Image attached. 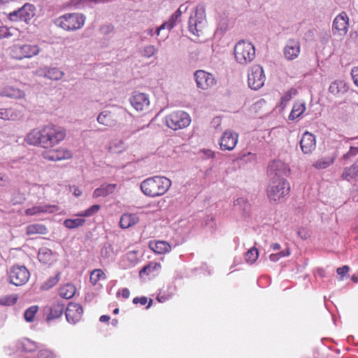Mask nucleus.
I'll use <instances>...</instances> for the list:
<instances>
[{
	"instance_id": "dca6fc26",
	"label": "nucleus",
	"mask_w": 358,
	"mask_h": 358,
	"mask_svg": "<svg viewBox=\"0 0 358 358\" xmlns=\"http://www.w3.org/2000/svg\"><path fill=\"white\" fill-rule=\"evenodd\" d=\"M73 155L71 150L65 148H59L56 150L45 151L43 153V157L50 161H61L69 159Z\"/></svg>"
},
{
	"instance_id": "c03bdc74",
	"label": "nucleus",
	"mask_w": 358,
	"mask_h": 358,
	"mask_svg": "<svg viewBox=\"0 0 358 358\" xmlns=\"http://www.w3.org/2000/svg\"><path fill=\"white\" fill-rule=\"evenodd\" d=\"M157 48L153 45H148L143 47L140 53L141 55L145 58H150L157 52Z\"/></svg>"
},
{
	"instance_id": "a18cd8bd",
	"label": "nucleus",
	"mask_w": 358,
	"mask_h": 358,
	"mask_svg": "<svg viewBox=\"0 0 358 358\" xmlns=\"http://www.w3.org/2000/svg\"><path fill=\"white\" fill-rule=\"evenodd\" d=\"M259 257V252L256 248H252L245 255V261L249 264H252L256 262Z\"/></svg>"
},
{
	"instance_id": "c756f323",
	"label": "nucleus",
	"mask_w": 358,
	"mask_h": 358,
	"mask_svg": "<svg viewBox=\"0 0 358 358\" xmlns=\"http://www.w3.org/2000/svg\"><path fill=\"white\" fill-rule=\"evenodd\" d=\"M348 90L346 83L342 80H335L333 82L329 87V91L331 94L338 97L341 96Z\"/></svg>"
},
{
	"instance_id": "20e7f679",
	"label": "nucleus",
	"mask_w": 358,
	"mask_h": 358,
	"mask_svg": "<svg viewBox=\"0 0 358 358\" xmlns=\"http://www.w3.org/2000/svg\"><path fill=\"white\" fill-rule=\"evenodd\" d=\"M41 48L37 44L17 43L12 45L9 49V55L11 58L21 61L24 59H31L40 54Z\"/></svg>"
},
{
	"instance_id": "9b49d317",
	"label": "nucleus",
	"mask_w": 358,
	"mask_h": 358,
	"mask_svg": "<svg viewBox=\"0 0 358 358\" xmlns=\"http://www.w3.org/2000/svg\"><path fill=\"white\" fill-rule=\"evenodd\" d=\"M36 14L34 5L27 3L22 8L8 14V18L13 22L22 21L29 23Z\"/></svg>"
},
{
	"instance_id": "de8ad7c7",
	"label": "nucleus",
	"mask_w": 358,
	"mask_h": 358,
	"mask_svg": "<svg viewBox=\"0 0 358 358\" xmlns=\"http://www.w3.org/2000/svg\"><path fill=\"white\" fill-rule=\"evenodd\" d=\"M100 208L101 207L99 205H93L90 206L89 208L86 209L85 210L80 212L76 215L78 217H91L93 215L96 214L100 210Z\"/></svg>"
},
{
	"instance_id": "a19ab883",
	"label": "nucleus",
	"mask_w": 358,
	"mask_h": 358,
	"mask_svg": "<svg viewBox=\"0 0 358 358\" xmlns=\"http://www.w3.org/2000/svg\"><path fill=\"white\" fill-rule=\"evenodd\" d=\"M64 305L60 302H55L50 308L49 315L51 318H57L62 315Z\"/></svg>"
},
{
	"instance_id": "6e6552de",
	"label": "nucleus",
	"mask_w": 358,
	"mask_h": 358,
	"mask_svg": "<svg viewBox=\"0 0 358 358\" xmlns=\"http://www.w3.org/2000/svg\"><path fill=\"white\" fill-rule=\"evenodd\" d=\"M206 24L205 10L203 6H197L192 12L189 19V30L195 35L199 36Z\"/></svg>"
},
{
	"instance_id": "6ab92c4d",
	"label": "nucleus",
	"mask_w": 358,
	"mask_h": 358,
	"mask_svg": "<svg viewBox=\"0 0 358 358\" xmlns=\"http://www.w3.org/2000/svg\"><path fill=\"white\" fill-rule=\"evenodd\" d=\"M300 147L304 154H310L316 147L315 136L308 131L304 132L300 141Z\"/></svg>"
},
{
	"instance_id": "a878e982",
	"label": "nucleus",
	"mask_w": 358,
	"mask_h": 358,
	"mask_svg": "<svg viewBox=\"0 0 358 358\" xmlns=\"http://www.w3.org/2000/svg\"><path fill=\"white\" fill-rule=\"evenodd\" d=\"M149 248L155 253L164 255L171 252L172 247L166 241H152L149 243Z\"/></svg>"
},
{
	"instance_id": "37998d69",
	"label": "nucleus",
	"mask_w": 358,
	"mask_h": 358,
	"mask_svg": "<svg viewBox=\"0 0 358 358\" xmlns=\"http://www.w3.org/2000/svg\"><path fill=\"white\" fill-rule=\"evenodd\" d=\"M105 279L106 275L101 269H94L90 273V280L94 285H95L99 280Z\"/></svg>"
},
{
	"instance_id": "9d476101",
	"label": "nucleus",
	"mask_w": 358,
	"mask_h": 358,
	"mask_svg": "<svg viewBox=\"0 0 358 358\" xmlns=\"http://www.w3.org/2000/svg\"><path fill=\"white\" fill-rule=\"evenodd\" d=\"M265 75L263 68L258 64L253 65L248 71V83L250 88L254 90L260 89L264 84Z\"/></svg>"
},
{
	"instance_id": "f257e3e1",
	"label": "nucleus",
	"mask_w": 358,
	"mask_h": 358,
	"mask_svg": "<svg viewBox=\"0 0 358 358\" xmlns=\"http://www.w3.org/2000/svg\"><path fill=\"white\" fill-rule=\"evenodd\" d=\"M171 180L166 177L156 176L150 177L141 183L142 192L150 197L164 195L171 187Z\"/></svg>"
},
{
	"instance_id": "7ed1b4c3",
	"label": "nucleus",
	"mask_w": 358,
	"mask_h": 358,
	"mask_svg": "<svg viewBox=\"0 0 358 358\" xmlns=\"http://www.w3.org/2000/svg\"><path fill=\"white\" fill-rule=\"evenodd\" d=\"M234 52L236 61L241 65L251 62L256 55L255 45L246 40L237 42L234 45Z\"/></svg>"
},
{
	"instance_id": "393cba45",
	"label": "nucleus",
	"mask_w": 358,
	"mask_h": 358,
	"mask_svg": "<svg viewBox=\"0 0 358 358\" xmlns=\"http://www.w3.org/2000/svg\"><path fill=\"white\" fill-rule=\"evenodd\" d=\"M0 96L11 99H20L25 97V93L19 88L7 85L0 90Z\"/></svg>"
},
{
	"instance_id": "bb28decb",
	"label": "nucleus",
	"mask_w": 358,
	"mask_h": 358,
	"mask_svg": "<svg viewBox=\"0 0 358 358\" xmlns=\"http://www.w3.org/2000/svg\"><path fill=\"white\" fill-rule=\"evenodd\" d=\"M341 178L349 182L358 181V159L343 169Z\"/></svg>"
},
{
	"instance_id": "3c124183",
	"label": "nucleus",
	"mask_w": 358,
	"mask_h": 358,
	"mask_svg": "<svg viewBox=\"0 0 358 358\" xmlns=\"http://www.w3.org/2000/svg\"><path fill=\"white\" fill-rule=\"evenodd\" d=\"M234 206L236 208H238L240 210L246 211L248 208L249 204L244 198L240 197L234 201Z\"/></svg>"
},
{
	"instance_id": "b1692460",
	"label": "nucleus",
	"mask_w": 358,
	"mask_h": 358,
	"mask_svg": "<svg viewBox=\"0 0 358 358\" xmlns=\"http://www.w3.org/2000/svg\"><path fill=\"white\" fill-rule=\"evenodd\" d=\"M162 265L159 262H150L148 265L143 266L139 272L141 278L145 276L155 277L161 271Z\"/></svg>"
},
{
	"instance_id": "4be33fe9",
	"label": "nucleus",
	"mask_w": 358,
	"mask_h": 358,
	"mask_svg": "<svg viewBox=\"0 0 358 358\" xmlns=\"http://www.w3.org/2000/svg\"><path fill=\"white\" fill-rule=\"evenodd\" d=\"M300 52V44L297 41L289 40L284 48V55L286 59L293 60Z\"/></svg>"
},
{
	"instance_id": "13d9d810",
	"label": "nucleus",
	"mask_w": 358,
	"mask_h": 358,
	"mask_svg": "<svg viewBox=\"0 0 358 358\" xmlns=\"http://www.w3.org/2000/svg\"><path fill=\"white\" fill-rule=\"evenodd\" d=\"M113 248L112 246L109 244L105 245L101 250V256L103 257L108 258L110 257V253L112 252Z\"/></svg>"
},
{
	"instance_id": "1a4fd4ad",
	"label": "nucleus",
	"mask_w": 358,
	"mask_h": 358,
	"mask_svg": "<svg viewBox=\"0 0 358 358\" xmlns=\"http://www.w3.org/2000/svg\"><path fill=\"white\" fill-rule=\"evenodd\" d=\"M8 281L15 286L25 285L30 278L29 270L21 265H14L7 272Z\"/></svg>"
},
{
	"instance_id": "aec40b11",
	"label": "nucleus",
	"mask_w": 358,
	"mask_h": 358,
	"mask_svg": "<svg viewBox=\"0 0 358 358\" xmlns=\"http://www.w3.org/2000/svg\"><path fill=\"white\" fill-rule=\"evenodd\" d=\"M59 210L57 206L49 204H39L27 208L24 211L26 215L33 216L41 213H53Z\"/></svg>"
},
{
	"instance_id": "4c0bfd02",
	"label": "nucleus",
	"mask_w": 358,
	"mask_h": 358,
	"mask_svg": "<svg viewBox=\"0 0 358 358\" xmlns=\"http://www.w3.org/2000/svg\"><path fill=\"white\" fill-rule=\"evenodd\" d=\"M176 287L174 286H168L166 289H162L157 296V299L160 303H164L171 299L174 295Z\"/></svg>"
},
{
	"instance_id": "c85d7f7f",
	"label": "nucleus",
	"mask_w": 358,
	"mask_h": 358,
	"mask_svg": "<svg viewBox=\"0 0 358 358\" xmlns=\"http://www.w3.org/2000/svg\"><path fill=\"white\" fill-rule=\"evenodd\" d=\"M117 184H103L93 192V198L106 197L114 192Z\"/></svg>"
},
{
	"instance_id": "e2e57ef3",
	"label": "nucleus",
	"mask_w": 358,
	"mask_h": 358,
	"mask_svg": "<svg viewBox=\"0 0 358 358\" xmlns=\"http://www.w3.org/2000/svg\"><path fill=\"white\" fill-rule=\"evenodd\" d=\"M57 280H56L55 278H50L48 280V282H46L45 284L42 285V288L44 289H48L54 286L57 283Z\"/></svg>"
},
{
	"instance_id": "473e14b6",
	"label": "nucleus",
	"mask_w": 358,
	"mask_h": 358,
	"mask_svg": "<svg viewBox=\"0 0 358 358\" xmlns=\"http://www.w3.org/2000/svg\"><path fill=\"white\" fill-rule=\"evenodd\" d=\"M76 289L71 283L65 284L59 287V294L64 299H71L76 294Z\"/></svg>"
},
{
	"instance_id": "72a5a7b5",
	"label": "nucleus",
	"mask_w": 358,
	"mask_h": 358,
	"mask_svg": "<svg viewBox=\"0 0 358 358\" xmlns=\"http://www.w3.org/2000/svg\"><path fill=\"white\" fill-rule=\"evenodd\" d=\"M47 227L42 224H32L26 227V234L29 236L35 234H46Z\"/></svg>"
},
{
	"instance_id": "0e129e2a",
	"label": "nucleus",
	"mask_w": 358,
	"mask_h": 358,
	"mask_svg": "<svg viewBox=\"0 0 358 358\" xmlns=\"http://www.w3.org/2000/svg\"><path fill=\"white\" fill-rule=\"evenodd\" d=\"M6 31H5V34H3V36H1V38H9L13 35H15L14 32H16L17 30L13 28H8L6 27Z\"/></svg>"
},
{
	"instance_id": "8fccbe9b",
	"label": "nucleus",
	"mask_w": 358,
	"mask_h": 358,
	"mask_svg": "<svg viewBox=\"0 0 358 358\" xmlns=\"http://www.w3.org/2000/svg\"><path fill=\"white\" fill-rule=\"evenodd\" d=\"M17 300V296L15 294H10L0 297V305L2 306H13Z\"/></svg>"
},
{
	"instance_id": "69168bd1",
	"label": "nucleus",
	"mask_w": 358,
	"mask_h": 358,
	"mask_svg": "<svg viewBox=\"0 0 358 358\" xmlns=\"http://www.w3.org/2000/svg\"><path fill=\"white\" fill-rule=\"evenodd\" d=\"M183 8H184V10H185L186 7H185L183 5H182L171 17H173L175 20L178 21V18L180 17V15L182 14Z\"/></svg>"
},
{
	"instance_id": "f8f14e48",
	"label": "nucleus",
	"mask_w": 358,
	"mask_h": 358,
	"mask_svg": "<svg viewBox=\"0 0 358 358\" xmlns=\"http://www.w3.org/2000/svg\"><path fill=\"white\" fill-rule=\"evenodd\" d=\"M287 164L280 160H273L268 166L267 173L270 180L284 179L282 177L289 172Z\"/></svg>"
},
{
	"instance_id": "ddd939ff",
	"label": "nucleus",
	"mask_w": 358,
	"mask_h": 358,
	"mask_svg": "<svg viewBox=\"0 0 358 358\" xmlns=\"http://www.w3.org/2000/svg\"><path fill=\"white\" fill-rule=\"evenodd\" d=\"M238 140V134L231 129H227L222 134L219 145L222 150H233Z\"/></svg>"
},
{
	"instance_id": "58836bf2",
	"label": "nucleus",
	"mask_w": 358,
	"mask_h": 358,
	"mask_svg": "<svg viewBox=\"0 0 358 358\" xmlns=\"http://www.w3.org/2000/svg\"><path fill=\"white\" fill-rule=\"evenodd\" d=\"M18 118V113L16 110L8 108H0V119L3 120H15Z\"/></svg>"
},
{
	"instance_id": "423d86ee",
	"label": "nucleus",
	"mask_w": 358,
	"mask_h": 358,
	"mask_svg": "<svg viewBox=\"0 0 358 358\" xmlns=\"http://www.w3.org/2000/svg\"><path fill=\"white\" fill-rule=\"evenodd\" d=\"M289 184L285 179L271 180L267 189L268 196L271 201H280L289 194Z\"/></svg>"
},
{
	"instance_id": "ea45409f",
	"label": "nucleus",
	"mask_w": 358,
	"mask_h": 358,
	"mask_svg": "<svg viewBox=\"0 0 358 358\" xmlns=\"http://www.w3.org/2000/svg\"><path fill=\"white\" fill-rule=\"evenodd\" d=\"M64 73L57 67H48L46 78L52 80H59L64 76Z\"/></svg>"
},
{
	"instance_id": "79ce46f5",
	"label": "nucleus",
	"mask_w": 358,
	"mask_h": 358,
	"mask_svg": "<svg viewBox=\"0 0 358 358\" xmlns=\"http://www.w3.org/2000/svg\"><path fill=\"white\" fill-rule=\"evenodd\" d=\"M85 223L83 218L66 219L64 221V226L67 229H75L83 226Z\"/></svg>"
},
{
	"instance_id": "f704fd0d",
	"label": "nucleus",
	"mask_w": 358,
	"mask_h": 358,
	"mask_svg": "<svg viewBox=\"0 0 358 358\" xmlns=\"http://www.w3.org/2000/svg\"><path fill=\"white\" fill-rule=\"evenodd\" d=\"M97 122L107 127H112L115 124L111 113L108 110H103L97 117Z\"/></svg>"
},
{
	"instance_id": "bf43d9fd",
	"label": "nucleus",
	"mask_w": 358,
	"mask_h": 358,
	"mask_svg": "<svg viewBox=\"0 0 358 358\" xmlns=\"http://www.w3.org/2000/svg\"><path fill=\"white\" fill-rule=\"evenodd\" d=\"M113 29V27L110 24H104L100 27L101 33L105 35L111 33Z\"/></svg>"
},
{
	"instance_id": "e433bc0d",
	"label": "nucleus",
	"mask_w": 358,
	"mask_h": 358,
	"mask_svg": "<svg viewBox=\"0 0 358 358\" xmlns=\"http://www.w3.org/2000/svg\"><path fill=\"white\" fill-rule=\"evenodd\" d=\"M127 149V145L122 140H114L110 142L108 150L110 152L120 154Z\"/></svg>"
},
{
	"instance_id": "f03ea898",
	"label": "nucleus",
	"mask_w": 358,
	"mask_h": 358,
	"mask_svg": "<svg viewBox=\"0 0 358 358\" xmlns=\"http://www.w3.org/2000/svg\"><path fill=\"white\" fill-rule=\"evenodd\" d=\"M85 22L86 16L80 13H65L53 21L55 26L69 32L81 29Z\"/></svg>"
},
{
	"instance_id": "680f3d73",
	"label": "nucleus",
	"mask_w": 358,
	"mask_h": 358,
	"mask_svg": "<svg viewBox=\"0 0 358 358\" xmlns=\"http://www.w3.org/2000/svg\"><path fill=\"white\" fill-rule=\"evenodd\" d=\"M47 71H48V67H42V68H39L37 70H36L34 72V74L37 76L46 78Z\"/></svg>"
},
{
	"instance_id": "c9c22d12",
	"label": "nucleus",
	"mask_w": 358,
	"mask_h": 358,
	"mask_svg": "<svg viewBox=\"0 0 358 358\" xmlns=\"http://www.w3.org/2000/svg\"><path fill=\"white\" fill-rule=\"evenodd\" d=\"M18 348L24 352H31L35 351L39 347L36 343L25 338L21 339L18 342Z\"/></svg>"
},
{
	"instance_id": "cd10ccee",
	"label": "nucleus",
	"mask_w": 358,
	"mask_h": 358,
	"mask_svg": "<svg viewBox=\"0 0 358 358\" xmlns=\"http://www.w3.org/2000/svg\"><path fill=\"white\" fill-rule=\"evenodd\" d=\"M139 221V217L136 213H124L122 215L120 220V227L125 229H128Z\"/></svg>"
},
{
	"instance_id": "f3484780",
	"label": "nucleus",
	"mask_w": 358,
	"mask_h": 358,
	"mask_svg": "<svg viewBox=\"0 0 358 358\" xmlns=\"http://www.w3.org/2000/svg\"><path fill=\"white\" fill-rule=\"evenodd\" d=\"M130 103L137 111L145 110L149 108L148 96L144 93L135 92L129 99Z\"/></svg>"
},
{
	"instance_id": "4d7b16f0",
	"label": "nucleus",
	"mask_w": 358,
	"mask_h": 358,
	"mask_svg": "<svg viewBox=\"0 0 358 358\" xmlns=\"http://www.w3.org/2000/svg\"><path fill=\"white\" fill-rule=\"evenodd\" d=\"M146 127L145 125H137L136 124H133V126L131 128V131H129V134H125L126 138H129L131 134H134L137 133L138 131L145 129Z\"/></svg>"
},
{
	"instance_id": "052dcab7",
	"label": "nucleus",
	"mask_w": 358,
	"mask_h": 358,
	"mask_svg": "<svg viewBox=\"0 0 358 358\" xmlns=\"http://www.w3.org/2000/svg\"><path fill=\"white\" fill-rule=\"evenodd\" d=\"M351 76L354 83L358 87V66L352 69Z\"/></svg>"
},
{
	"instance_id": "2f4dec72",
	"label": "nucleus",
	"mask_w": 358,
	"mask_h": 358,
	"mask_svg": "<svg viewBox=\"0 0 358 358\" xmlns=\"http://www.w3.org/2000/svg\"><path fill=\"white\" fill-rule=\"evenodd\" d=\"M306 103L303 101H296L292 107V111L289 115V120H294L301 117L306 110Z\"/></svg>"
},
{
	"instance_id": "412c9836",
	"label": "nucleus",
	"mask_w": 358,
	"mask_h": 358,
	"mask_svg": "<svg viewBox=\"0 0 358 358\" xmlns=\"http://www.w3.org/2000/svg\"><path fill=\"white\" fill-rule=\"evenodd\" d=\"M38 259L44 265L50 266L57 259V255L50 249L43 247L39 249Z\"/></svg>"
},
{
	"instance_id": "5fc2aeb1",
	"label": "nucleus",
	"mask_w": 358,
	"mask_h": 358,
	"mask_svg": "<svg viewBox=\"0 0 358 358\" xmlns=\"http://www.w3.org/2000/svg\"><path fill=\"white\" fill-rule=\"evenodd\" d=\"M237 159L245 163L251 162L255 159V155L248 152L247 153H243L241 155H240L237 158Z\"/></svg>"
},
{
	"instance_id": "2eb2a0df",
	"label": "nucleus",
	"mask_w": 358,
	"mask_h": 358,
	"mask_svg": "<svg viewBox=\"0 0 358 358\" xmlns=\"http://www.w3.org/2000/svg\"><path fill=\"white\" fill-rule=\"evenodd\" d=\"M349 17L345 12L339 13L333 21V31H336L340 36H345L348 31Z\"/></svg>"
},
{
	"instance_id": "0eeeda50",
	"label": "nucleus",
	"mask_w": 358,
	"mask_h": 358,
	"mask_svg": "<svg viewBox=\"0 0 358 358\" xmlns=\"http://www.w3.org/2000/svg\"><path fill=\"white\" fill-rule=\"evenodd\" d=\"M164 122L169 128L178 130L188 127L191 122V118L186 112L176 110L166 115Z\"/></svg>"
},
{
	"instance_id": "864d4df0",
	"label": "nucleus",
	"mask_w": 358,
	"mask_h": 358,
	"mask_svg": "<svg viewBox=\"0 0 358 358\" xmlns=\"http://www.w3.org/2000/svg\"><path fill=\"white\" fill-rule=\"evenodd\" d=\"M57 355L50 350L42 348L38 353V358H56Z\"/></svg>"
},
{
	"instance_id": "09e8293b",
	"label": "nucleus",
	"mask_w": 358,
	"mask_h": 358,
	"mask_svg": "<svg viewBox=\"0 0 358 358\" xmlns=\"http://www.w3.org/2000/svg\"><path fill=\"white\" fill-rule=\"evenodd\" d=\"M38 308L37 306H32L27 308L24 313V317L28 322H31L34 320L36 313L38 312Z\"/></svg>"
},
{
	"instance_id": "49530a36",
	"label": "nucleus",
	"mask_w": 358,
	"mask_h": 358,
	"mask_svg": "<svg viewBox=\"0 0 358 358\" xmlns=\"http://www.w3.org/2000/svg\"><path fill=\"white\" fill-rule=\"evenodd\" d=\"M177 21L175 20L173 17H170L168 21L163 23L159 27H158L156 30V35L159 36L160 32L162 30L167 29L169 31L171 30L176 25Z\"/></svg>"
},
{
	"instance_id": "774afa93",
	"label": "nucleus",
	"mask_w": 358,
	"mask_h": 358,
	"mask_svg": "<svg viewBox=\"0 0 358 358\" xmlns=\"http://www.w3.org/2000/svg\"><path fill=\"white\" fill-rule=\"evenodd\" d=\"M349 271V267L348 266H343L342 267L338 268L336 272L338 275L343 277Z\"/></svg>"
},
{
	"instance_id": "a211bd4d",
	"label": "nucleus",
	"mask_w": 358,
	"mask_h": 358,
	"mask_svg": "<svg viewBox=\"0 0 358 358\" xmlns=\"http://www.w3.org/2000/svg\"><path fill=\"white\" fill-rule=\"evenodd\" d=\"M65 313L67 321L69 323L76 324L81 320L83 310L80 304L70 303L66 309Z\"/></svg>"
},
{
	"instance_id": "603ef678",
	"label": "nucleus",
	"mask_w": 358,
	"mask_h": 358,
	"mask_svg": "<svg viewBox=\"0 0 358 358\" xmlns=\"http://www.w3.org/2000/svg\"><path fill=\"white\" fill-rule=\"evenodd\" d=\"M126 259L129 262V266H134L138 262V252L136 251H130L127 252Z\"/></svg>"
},
{
	"instance_id": "6e6d98bb",
	"label": "nucleus",
	"mask_w": 358,
	"mask_h": 358,
	"mask_svg": "<svg viewBox=\"0 0 358 358\" xmlns=\"http://www.w3.org/2000/svg\"><path fill=\"white\" fill-rule=\"evenodd\" d=\"M358 154V147L350 146V150L342 156V159L347 160Z\"/></svg>"
},
{
	"instance_id": "39448f33",
	"label": "nucleus",
	"mask_w": 358,
	"mask_h": 358,
	"mask_svg": "<svg viewBox=\"0 0 358 358\" xmlns=\"http://www.w3.org/2000/svg\"><path fill=\"white\" fill-rule=\"evenodd\" d=\"M66 136L65 131L54 125L43 127L42 147L51 148L62 141Z\"/></svg>"
},
{
	"instance_id": "7c9ffc66",
	"label": "nucleus",
	"mask_w": 358,
	"mask_h": 358,
	"mask_svg": "<svg viewBox=\"0 0 358 358\" xmlns=\"http://www.w3.org/2000/svg\"><path fill=\"white\" fill-rule=\"evenodd\" d=\"M337 157V153L334 152L331 155L322 157L316 160L313 166L316 169H324L330 166L335 161Z\"/></svg>"
},
{
	"instance_id": "5701e85b",
	"label": "nucleus",
	"mask_w": 358,
	"mask_h": 358,
	"mask_svg": "<svg viewBox=\"0 0 358 358\" xmlns=\"http://www.w3.org/2000/svg\"><path fill=\"white\" fill-rule=\"evenodd\" d=\"M43 127L31 129L26 136L24 141L31 145H41L42 147Z\"/></svg>"
},
{
	"instance_id": "338daca9",
	"label": "nucleus",
	"mask_w": 358,
	"mask_h": 358,
	"mask_svg": "<svg viewBox=\"0 0 358 358\" xmlns=\"http://www.w3.org/2000/svg\"><path fill=\"white\" fill-rule=\"evenodd\" d=\"M183 8H184V10H185L186 7H185L183 5H182L171 17H173L175 20L178 21V18L180 17V15L182 14Z\"/></svg>"
},
{
	"instance_id": "4468645a",
	"label": "nucleus",
	"mask_w": 358,
	"mask_h": 358,
	"mask_svg": "<svg viewBox=\"0 0 358 358\" xmlns=\"http://www.w3.org/2000/svg\"><path fill=\"white\" fill-rule=\"evenodd\" d=\"M194 76L196 86L201 90H208L215 84L213 75L203 70H197Z\"/></svg>"
}]
</instances>
